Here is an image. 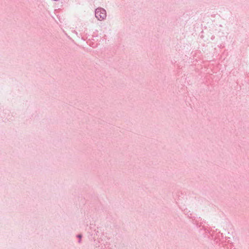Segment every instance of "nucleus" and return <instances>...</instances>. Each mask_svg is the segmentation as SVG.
<instances>
[{"mask_svg":"<svg viewBox=\"0 0 249 249\" xmlns=\"http://www.w3.org/2000/svg\"><path fill=\"white\" fill-rule=\"evenodd\" d=\"M78 237H79V238H81V236L80 235H79L78 236Z\"/></svg>","mask_w":249,"mask_h":249,"instance_id":"2","label":"nucleus"},{"mask_svg":"<svg viewBox=\"0 0 249 249\" xmlns=\"http://www.w3.org/2000/svg\"><path fill=\"white\" fill-rule=\"evenodd\" d=\"M95 15L98 20L102 21L107 17L106 11L102 8H98L95 11Z\"/></svg>","mask_w":249,"mask_h":249,"instance_id":"1","label":"nucleus"}]
</instances>
